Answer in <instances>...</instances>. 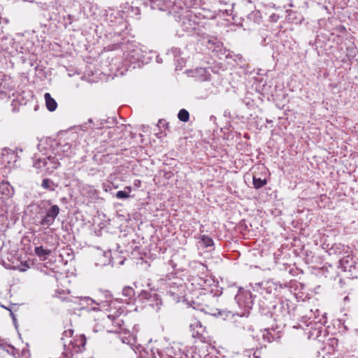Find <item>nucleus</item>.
<instances>
[{
	"instance_id": "nucleus-1",
	"label": "nucleus",
	"mask_w": 358,
	"mask_h": 358,
	"mask_svg": "<svg viewBox=\"0 0 358 358\" xmlns=\"http://www.w3.org/2000/svg\"><path fill=\"white\" fill-rule=\"evenodd\" d=\"M271 317L268 319H273L276 325L285 326V322L289 317V306L287 301L280 299L274 300Z\"/></svg>"
},
{
	"instance_id": "nucleus-2",
	"label": "nucleus",
	"mask_w": 358,
	"mask_h": 358,
	"mask_svg": "<svg viewBox=\"0 0 358 358\" xmlns=\"http://www.w3.org/2000/svg\"><path fill=\"white\" fill-rule=\"evenodd\" d=\"M37 208L41 210H45V214L42 217L40 224L49 227L58 216L60 209L57 205H52L51 200L41 201Z\"/></svg>"
},
{
	"instance_id": "nucleus-3",
	"label": "nucleus",
	"mask_w": 358,
	"mask_h": 358,
	"mask_svg": "<svg viewBox=\"0 0 358 358\" xmlns=\"http://www.w3.org/2000/svg\"><path fill=\"white\" fill-rule=\"evenodd\" d=\"M219 296L212 293L205 295L204 301L206 303L201 310L207 314L214 316L223 315L225 313H233L231 310L223 308L220 303Z\"/></svg>"
},
{
	"instance_id": "nucleus-4",
	"label": "nucleus",
	"mask_w": 358,
	"mask_h": 358,
	"mask_svg": "<svg viewBox=\"0 0 358 358\" xmlns=\"http://www.w3.org/2000/svg\"><path fill=\"white\" fill-rule=\"evenodd\" d=\"M275 299L276 297H275L274 295H257V303L255 308L262 316L264 317L266 319H268V317H271L273 301Z\"/></svg>"
},
{
	"instance_id": "nucleus-5",
	"label": "nucleus",
	"mask_w": 358,
	"mask_h": 358,
	"mask_svg": "<svg viewBox=\"0 0 358 358\" xmlns=\"http://www.w3.org/2000/svg\"><path fill=\"white\" fill-rule=\"evenodd\" d=\"M86 344V338L85 335H80L79 338L75 341H71L68 349H66V344H64V351L62 354V358H73L75 354H78L84 350Z\"/></svg>"
},
{
	"instance_id": "nucleus-6",
	"label": "nucleus",
	"mask_w": 358,
	"mask_h": 358,
	"mask_svg": "<svg viewBox=\"0 0 358 358\" xmlns=\"http://www.w3.org/2000/svg\"><path fill=\"white\" fill-rule=\"evenodd\" d=\"M257 295L253 296L251 292L240 288L235 296V301L240 307L252 309L255 305V299H257Z\"/></svg>"
},
{
	"instance_id": "nucleus-7",
	"label": "nucleus",
	"mask_w": 358,
	"mask_h": 358,
	"mask_svg": "<svg viewBox=\"0 0 358 358\" xmlns=\"http://www.w3.org/2000/svg\"><path fill=\"white\" fill-rule=\"evenodd\" d=\"M185 287L180 280L171 281L169 283V289L167 293L172 296L176 302H179L184 296Z\"/></svg>"
},
{
	"instance_id": "nucleus-8",
	"label": "nucleus",
	"mask_w": 358,
	"mask_h": 358,
	"mask_svg": "<svg viewBox=\"0 0 358 358\" xmlns=\"http://www.w3.org/2000/svg\"><path fill=\"white\" fill-rule=\"evenodd\" d=\"M138 301L140 303H145L148 301H156L157 306L162 305V301L160 298V296L155 292H152L151 291H147L145 289H142L140 292H136V302Z\"/></svg>"
},
{
	"instance_id": "nucleus-9",
	"label": "nucleus",
	"mask_w": 358,
	"mask_h": 358,
	"mask_svg": "<svg viewBox=\"0 0 358 358\" xmlns=\"http://www.w3.org/2000/svg\"><path fill=\"white\" fill-rule=\"evenodd\" d=\"M168 11L170 13L178 14L180 18L187 14V12H190L191 10H188L187 7L185 6L182 0H175L174 1L171 0V5L169 6Z\"/></svg>"
},
{
	"instance_id": "nucleus-10",
	"label": "nucleus",
	"mask_w": 358,
	"mask_h": 358,
	"mask_svg": "<svg viewBox=\"0 0 358 358\" xmlns=\"http://www.w3.org/2000/svg\"><path fill=\"white\" fill-rule=\"evenodd\" d=\"M195 15L192 12H187V14L180 17L181 22V27L185 31H192L195 29L196 22L193 19L195 18Z\"/></svg>"
},
{
	"instance_id": "nucleus-11",
	"label": "nucleus",
	"mask_w": 358,
	"mask_h": 358,
	"mask_svg": "<svg viewBox=\"0 0 358 358\" xmlns=\"http://www.w3.org/2000/svg\"><path fill=\"white\" fill-rule=\"evenodd\" d=\"M350 248L340 243H334L330 248L327 249V252L329 255H345L348 253Z\"/></svg>"
},
{
	"instance_id": "nucleus-12",
	"label": "nucleus",
	"mask_w": 358,
	"mask_h": 358,
	"mask_svg": "<svg viewBox=\"0 0 358 358\" xmlns=\"http://www.w3.org/2000/svg\"><path fill=\"white\" fill-rule=\"evenodd\" d=\"M338 262L340 267L342 268V270L344 272H348L349 273V269H351L356 260H355L353 257L350 255L349 250L348 253L341 257Z\"/></svg>"
},
{
	"instance_id": "nucleus-13",
	"label": "nucleus",
	"mask_w": 358,
	"mask_h": 358,
	"mask_svg": "<svg viewBox=\"0 0 358 358\" xmlns=\"http://www.w3.org/2000/svg\"><path fill=\"white\" fill-rule=\"evenodd\" d=\"M122 296L127 301L129 304H134L136 303V292L133 287L126 286L122 292Z\"/></svg>"
},
{
	"instance_id": "nucleus-14",
	"label": "nucleus",
	"mask_w": 358,
	"mask_h": 358,
	"mask_svg": "<svg viewBox=\"0 0 358 358\" xmlns=\"http://www.w3.org/2000/svg\"><path fill=\"white\" fill-rule=\"evenodd\" d=\"M192 76L194 77L197 81L203 82L210 80V73L206 68H197L193 72Z\"/></svg>"
},
{
	"instance_id": "nucleus-15",
	"label": "nucleus",
	"mask_w": 358,
	"mask_h": 358,
	"mask_svg": "<svg viewBox=\"0 0 358 358\" xmlns=\"http://www.w3.org/2000/svg\"><path fill=\"white\" fill-rule=\"evenodd\" d=\"M150 7L159 10H168L171 0H150Z\"/></svg>"
},
{
	"instance_id": "nucleus-16",
	"label": "nucleus",
	"mask_w": 358,
	"mask_h": 358,
	"mask_svg": "<svg viewBox=\"0 0 358 358\" xmlns=\"http://www.w3.org/2000/svg\"><path fill=\"white\" fill-rule=\"evenodd\" d=\"M192 285L198 287L199 289H206L210 285V280L204 278L196 275L192 277Z\"/></svg>"
},
{
	"instance_id": "nucleus-17",
	"label": "nucleus",
	"mask_w": 358,
	"mask_h": 358,
	"mask_svg": "<svg viewBox=\"0 0 358 358\" xmlns=\"http://www.w3.org/2000/svg\"><path fill=\"white\" fill-rule=\"evenodd\" d=\"M272 287L268 282L259 283L257 287L258 295L268 296L271 294Z\"/></svg>"
},
{
	"instance_id": "nucleus-18",
	"label": "nucleus",
	"mask_w": 358,
	"mask_h": 358,
	"mask_svg": "<svg viewBox=\"0 0 358 358\" xmlns=\"http://www.w3.org/2000/svg\"><path fill=\"white\" fill-rule=\"evenodd\" d=\"M45 105L48 110L55 111L57 107L56 101L51 96L50 93H45L44 95Z\"/></svg>"
},
{
	"instance_id": "nucleus-19",
	"label": "nucleus",
	"mask_w": 358,
	"mask_h": 358,
	"mask_svg": "<svg viewBox=\"0 0 358 358\" xmlns=\"http://www.w3.org/2000/svg\"><path fill=\"white\" fill-rule=\"evenodd\" d=\"M34 251L41 260H45L51 254V250L44 249L43 246L36 247Z\"/></svg>"
},
{
	"instance_id": "nucleus-20",
	"label": "nucleus",
	"mask_w": 358,
	"mask_h": 358,
	"mask_svg": "<svg viewBox=\"0 0 358 358\" xmlns=\"http://www.w3.org/2000/svg\"><path fill=\"white\" fill-rule=\"evenodd\" d=\"M41 187L46 190L53 192L58 187V185L50 178H44L42 180Z\"/></svg>"
},
{
	"instance_id": "nucleus-21",
	"label": "nucleus",
	"mask_w": 358,
	"mask_h": 358,
	"mask_svg": "<svg viewBox=\"0 0 358 358\" xmlns=\"http://www.w3.org/2000/svg\"><path fill=\"white\" fill-rule=\"evenodd\" d=\"M47 159L48 162V165L47 166L48 171H52V170L56 169L60 165V163L55 157L49 156L47 157Z\"/></svg>"
},
{
	"instance_id": "nucleus-22",
	"label": "nucleus",
	"mask_w": 358,
	"mask_h": 358,
	"mask_svg": "<svg viewBox=\"0 0 358 358\" xmlns=\"http://www.w3.org/2000/svg\"><path fill=\"white\" fill-rule=\"evenodd\" d=\"M131 192V187L130 186H126L124 190L118 191L115 196L117 199H125L130 197V193Z\"/></svg>"
},
{
	"instance_id": "nucleus-23",
	"label": "nucleus",
	"mask_w": 358,
	"mask_h": 358,
	"mask_svg": "<svg viewBox=\"0 0 358 358\" xmlns=\"http://www.w3.org/2000/svg\"><path fill=\"white\" fill-rule=\"evenodd\" d=\"M267 180L266 179H262L261 178L257 177L256 175H254L252 177V184L255 189H259L266 185Z\"/></svg>"
},
{
	"instance_id": "nucleus-24",
	"label": "nucleus",
	"mask_w": 358,
	"mask_h": 358,
	"mask_svg": "<svg viewBox=\"0 0 358 358\" xmlns=\"http://www.w3.org/2000/svg\"><path fill=\"white\" fill-rule=\"evenodd\" d=\"M109 319L111 320L113 325L117 328L116 330H122V326L124 324V322L122 320L120 319L119 317H115L113 315L108 316Z\"/></svg>"
},
{
	"instance_id": "nucleus-25",
	"label": "nucleus",
	"mask_w": 358,
	"mask_h": 358,
	"mask_svg": "<svg viewBox=\"0 0 358 358\" xmlns=\"http://www.w3.org/2000/svg\"><path fill=\"white\" fill-rule=\"evenodd\" d=\"M48 165V162L47 158L44 159H38L34 162V166L36 169H42L44 168L47 171V166Z\"/></svg>"
},
{
	"instance_id": "nucleus-26",
	"label": "nucleus",
	"mask_w": 358,
	"mask_h": 358,
	"mask_svg": "<svg viewBox=\"0 0 358 358\" xmlns=\"http://www.w3.org/2000/svg\"><path fill=\"white\" fill-rule=\"evenodd\" d=\"M178 118L183 122H187L189 119V113L186 109H181L178 113Z\"/></svg>"
},
{
	"instance_id": "nucleus-27",
	"label": "nucleus",
	"mask_w": 358,
	"mask_h": 358,
	"mask_svg": "<svg viewBox=\"0 0 358 358\" xmlns=\"http://www.w3.org/2000/svg\"><path fill=\"white\" fill-rule=\"evenodd\" d=\"M8 354L13 355L15 358H20V353L19 352L18 350L15 348L11 345H6V350Z\"/></svg>"
},
{
	"instance_id": "nucleus-28",
	"label": "nucleus",
	"mask_w": 358,
	"mask_h": 358,
	"mask_svg": "<svg viewBox=\"0 0 358 358\" xmlns=\"http://www.w3.org/2000/svg\"><path fill=\"white\" fill-rule=\"evenodd\" d=\"M348 276L351 278H358V259L352 265L351 269H349Z\"/></svg>"
},
{
	"instance_id": "nucleus-29",
	"label": "nucleus",
	"mask_w": 358,
	"mask_h": 358,
	"mask_svg": "<svg viewBox=\"0 0 358 358\" xmlns=\"http://www.w3.org/2000/svg\"><path fill=\"white\" fill-rule=\"evenodd\" d=\"M200 239L205 248L213 246L214 245L213 240L208 236L201 235Z\"/></svg>"
},
{
	"instance_id": "nucleus-30",
	"label": "nucleus",
	"mask_w": 358,
	"mask_h": 358,
	"mask_svg": "<svg viewBox=\"0 0 358 358\" xmlns=\"http://www.w3.org/2000/svg\"><path fill=\"white\" fill-rule=\"evenodd\" d=\"M263 339L264 341L271 343L275 340V336L269 330L266 329L263 334Z\"/></svg>"
},
{
	"instance_id": "nucleus-31",
	"label": "nucleus",
	"mask_w": 358,
	"mask_h": 358,
	"mask_svg": "<svg viewBox=\"0 0 358 358\" xmlns=\"http://www.w3.org/2000/svg\"><path fill=\"white\" fill-rule=\"evenodd\" d=\"M254 358H265L262 348L257 349L253 353Z\"/></svg>"
},
{
	"instance_id": "nucleus-32",
	"label": "nucleus",
	"mask_w": 358,
	"mask_h": 358,
	"mask_svg": "<svg viewBox=\"0 0 358 358\" xmlns=\"http://www.w3.org/2000/svg\"><path fill=\"white\" fill-rule=\"evenodd\" d=\"M161 171L163 173L162 177L166 180H170L174 176V174L172 171Z\"/></svg>"
},
{
	"instance_id": "nucleus-33",
	"label": "nucleus",
	"mask_w": 358,
	"mask_h": 358,
	"mask_svg": "<svg viewBox=\"0 0 358 358\" xmlns=\"http://www.w3.org/2000/svg\"><path fill=\"white\" fill-rule=\"evenodd\" d=\"M159 127H166V129H169V123L166 122L164 120H159L157 124Z\"/></svg>"
},
{
	"instance_id": "nucleus-34",
	"label": "nucleus",
	"mask_w": 358,
	"mask_h": 358,
	"mask_svg": "<svg viewBox=\"0 0 358 358\" xmlns=\"http://www.w3.org/2000/svg\"><path fill=\"white\" fill-rule=\"evenodd\" d=\"M73 331L72 329H68L64 331L63 333V336H71L73 335Z\"/></svg>"
},
{
	"instance_id": "nucleus-35",
	"label": "nucleus",
	"mask_w": 358,
	"mask_h": 358,
	"mask_svg": "<svg viewBox=\"0 0 358 358\" xmlns=\"http://www.w3.org/2000/svg\"><path fill=\"white\" fill-rule=\"evenodd\" d=\"M28 350L23 349L20 354V357L28 358Z\"/></svg>"
},
{
	"instance_id": "nucleus-36",
	"label": "nucleus",
	"mask_w": 358,
	"mask_h": 358,
	"mask_svg": "<svg viewBox=\"0 0 358 358\" xmlns=\"http://www.w3.org/2000/svg\"><path fill=\"white\" fill-rule=\"evenodd\" d=\"M6 344L3 343V340L0 338V349L2 350H6Z\"/></svg>"
},
{
	"instance_id": "nucleus-37",
	"label": "nucleus",
	"mask_w": 358,
	"mask_h": 358,
	"mask_svg": "<svg viewBox=\"0 0 358 358\" xmlns=\"http://www.w3.org/2000/svg\"><path fill=\"white\" fill-rule=\"evenodd\" d=\"M329 342H330V344L331 345H334L335 344L337 345L338 344V339L336 338H332L329 339Z\"/></svg>"
},
{
	"instance_id": "nucleus-38",
	"label": "nucleus",
	"mask_w": 358,
	"mask_h": 358,
	"mask_svg": "<svg viewBox=\"0 0 358 358\" xmlns=\"http://www.w3.org/2000/svg\"><path fill=\"white\" fill-rule=\"evenodd\" d=\"M10 310V316H11V317H12V319H13V323H14V324H15V325L16 326V323H17V322H16V317H15V314H14V313H13L10 310Z\"/></svg>"
},
{
	"instance_id": "nucleus-39",
	"label": "nucleus",
	"mask_w": 358,
	"mask_h": 358,
	"mask_svg": "<svg viewBox=\"0 0 358 358\" xmlns=\"http://www.w3.org/2000/svg\"><path fill=\"white\" fill-rule=\"evenodd\" d=\"M208 43L209 44H212V45H215V48H219L220 47V45H219V43H216V42H213L212 40H208Z\"/></svg>"
},
{
	"instance_id": "nucleus-40",
	"label": "nucleus",
	"mask_w": 358,
	"mask_h": 358,
	"mask_svg": "<svg viewBox=\"0 0 358 358\" xmlns=\"http://www.w3.org/2000/svg\"><path fill=\"white\" fill-rule=\"evenodd\" d=\"M87 301H90L91 302V303H92H92H96V304L99 305V303H96V302H95V301H94L93 299H90V298H87Z\"/></svg>"
},
{
	"instance_id": "nucleus-41",
	"label": "nucleus",
	"mask_w": 358,
	"mask_h": 358,
	"mask_svg": "<svg viewBox=\"0 0 358 358\" xmlns=\"http://www.w3.org/2000/svg\"><path fill=\"white\" fill-rule=\"evenodd\" d=\"M193 336L200 338V334L196 331V334H193Z\"/></svg>"
},
{
	"instance_id": "nucleus-42",
	"label": "nucleus",
	"mask_w": 358,
	"mask_h": 358,
	"mask_svg": "<svg viewBox=\"0 0 358 358\" xmlns=\"http://www.w3.org/2000/svg\"><path fill=\"white\" fill-rule=\"evenodd\" d=\"M92 310H94V311H97L99 310V308L98 307H92L91 308Z\"/></svg>"
},
{
	"instance_id": "nucleus-43",
	"label": "nucleus",
	"mask_w": 358,
	"mask_h": 358,
	"mask_svg": "<svg viewBox=\"0 0 358 358\" xmlns=\"http://www.w3.org/2000/svg\"><path fill=\"white\" fill-rule=\"evenodd\" d=\"M271 17L272 19H273L275 21H276V19H275V17H276V15L273 14V15H271Z\"/></svg>"
},
{
	"instance_id": "nucleus-44",
	"label": "nucleus",
	"mask_w": 358,
	"mask_h": 358,
	"mask_svg": "<svg viewBox=\"0 0 358 358\" xmlns=\"http://www.w3.org/2000/svg\"><path fill=\"white\" fill-rule=\"evenodd\" d=\"M24 266H25L27 268L29 267V266L28 265V264L27 262L24 263Z\"/></svg>"
},
{
	"instance_id": "nucleus-45",
	"label": "nucleus",
	"mask_w": 358,
	"mask_h": 358,
	"mask_svg": "<svg viewBox=\"0 0 358 358\" xmlns=\"http://www.w3.org/2000/svg\"><path fill=\"white\" fill-rule=\"evenodd\" d=\"M20 271H26V268H22V269H20Z\"/></svg>"
},
{
	"instance_id": "nucleus-46",
	"label": "nucleus",
	"mask_w": 358,
	"mask_h": 358,
	"mask_svg": "<svg viewBox=\"0 0 358 358\" xmlns=\"http://www.w3.org/2000/svg\"><path fill=\"white\" fill-rule=\"evenodd\" d=\"M134 286L136 288L137 287V285H136V282H134Z\"/></svg>"
},
{
	"instance_id": "nucleus-47",
	"label": "nucleus",
	"mask_w": 358,
	"mask_h": 358,
	"mask_svg": "<svg viewBox=\"0 0 358 358\" xmlns=\"http://www.w3.org/2000/svg\"><path fill=\"white\" fill-rule=\"evenodd\" d=\"M89 122H90V123H91V122H92V119H90V120H89Z\"/></svg>"
},
{
	"instance_id": "nucleus-48",
	"label": "nucleus",
	"mask_w": 358,
	"mask_h": 358,
	"mask_svg": "<svg viewBox=\"0 0 358 358\" xmlns=\"http://www.w3.org/2000/svg\"><path fill=\"white\" fill-rule=\"evenodd\" d=\"M174 52H178V49L175 48Z\"/></svg>"
}]
</instances>
